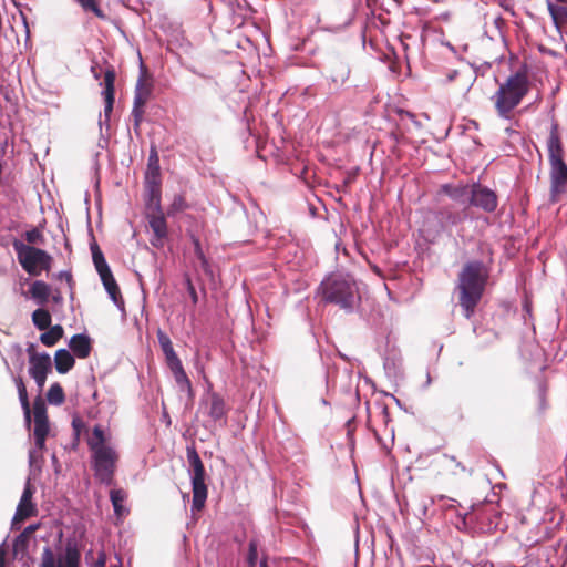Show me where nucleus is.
Returning a JSON list of instances; mask_svg holds the SVG:
<instances>
[{"label":"nucleus","mask_w":567,"mask_h":567,"mask_svg":"<svg viewBox=\"0 0 567 567\" xmlns=\"http://www.w3.org/2000/svg\"><path fill=\"white\" fill-rule=\"evenodd\" d=\"M27 351H28V353H29V354H30V353H37V352L34 351V346H33V344H30V346L28 347Z\"/></svg>","instance_id":"864d4df0"},{"label":"nucleus","mask_w":567,"mask_h":567,"mask_svg":"<svg viewBox=\"0 0 567 567\" xmlns=\"http://www.w3.org/2000/svg\"><path fill=\"white\" fill-rule=\"evenodd\" d=\"M91 72H92L93 78H94L95 80H99V79H100V76H101V72L97 70V68H96L95 65H92V66H91Z\"/></svg>","instance_id":"49530a36"},{"label":"nucleus","mask_w":567,"mask_h":567,"mask_svg":"<svg viewBox=\"0 0 567 567\" xmlns=\"http://www.w3.org/2000/svg\"><path fill=\"white\" fill-rule=\"evenodd\" d=\"M79 551L75 548L68 547L63 557L59 559L58 567H79ZM40 567H55V558L49 546L43 548Z\"/></svg>","instance_id":"ddd939ff"},{"label":"nucleus","mask_w":567,"mask_h":567,"mask_svg":"<svg viewBox=\"0 0 567 567\" xmlns=\"http://www.w3.org/2000/svg\"><path fill=\"white\" fill-rule=\"evenodd\" d=\"M487 277V268L478 260L465 264L458 275L460 305L467 319L472 317L483 296Z\"/></svg>","instance_id":"f257e3e1"},{"label":"nucleus","mask_w":567,"mask_h":567,"mask_svg":"<svg viewBox=\"0 0 567 567\" xmlns=\"http://www.w3.org/2000/svg\"><path fill=\"white\" fill-rule=\"evenodd\" d=\"M92 259L100 277H105V275L112 272L102 251L97 248V246L92 247Z\"/></svg>","instance_id":"7c9ffc66"},{"label":"nucleus","mask_w":567,"mask_h":567,"mask_svg":"<svg viewBox=\"0 0 567 567\" xmlns=\"http://www.w3.org/2000/svg\"><path fill=\"white\" fill-rule=\"evenodd\" d=\"M53 299H54V301L58 302L61 298H60V296H56V297H53Z\"/></svg>","instance_id":"bf43d9fd"},{"label":"nucleus","mask_w":567,"mask_h":567,"mask_svg":"<svg viewBox=\"0 0 567 567\" xmlns=\"http://www.w3.org/2000/svg\"><path fill=\"white\" fill-rule=\"evenodd\" d=\"M193 244H194V250H195L196 258L199 259V258L204 257L205 254H204V251L202 249L199 239L196 238V237H193Z\"/></svg>","instance_id":"a18cd8bd"},{"label":"nucleus","mask_w":567,"mask_h":567,"mask_svg":"<svg viewBox=\"0 0 567 567\" xmlns=\"http://www.w3.org/2000/svg\"><path fill=\"white\" fill-rule=\"evenodd\" d=\"M101 280H102V284L110 297V299L113 301V303L120 309V310H124V301L122 299V296H121V292H120V288L112 275L109 274V275H105V277H100Z\"/></svg>","instance_id":"aec40b11"},{"label":"nucleus","mask_w":567,"mask_h":567,"mask_svg":"<svg viewBox=\"0 0 567 567\" xmlns=\"http://www.w3.org/2000/svg\"><path fill=\"white\" fill-rule=\"evenodd\" d=\"M33 494L34 488L31 485L30 480H27L22 495L16 508L14 516L12 518V528H18L17 525L19 523L37 514V506L32 502Z\"/></svg>","instance_id":"9b49d317"},{"label":"nucleus","mask_w":567,"mask_h":567,"mask_svg":"<svg viewBox=\"0 0 567 567\" xmlns=\"http://www.w3.org/2000/svg\"><path fill=\"white\" fill-rule=\"evenodd\" d=\"M69 347L75 357L85 359L91 353V338L85 333L74 334L69 341Z\"/></svg>","instance_id":"a211bd4d"},{"label":"nucleus","mask_w":567,"mask_h":567,"mask_svg":"<svg viewBox=\"0 0 567 567\" xmlns=\"http://www.w3.org/2000/svg\"><path fill=\"white\" fill-rule=\"evenodd\" d=\"M0 95L9 103L10 105H17L18 96L14 89L10 85H0Z\"/></svg>","instance_id":"e433bc0d"},{"label":"nucleus","mask_w":567,"mask_h":567,"mask_svg":"<svg viewBox=\"0 0 567 567\" xmlns=\"http://www.w3.org/2000/svg\"><path fill=\"white\" fill-rule=\"evenodd\" d=\"M148 198L146 200V214H164L161 205V187L154 186L147 187Z\"/></svg>","instance_id":"a878e982"},{"label":"nucleus","mask_w":567,"mask_h":567,"mask_svg":"<svg viewBox=\"0 0 567 567\" xmlns=\"http://www.w3.org/2000/svg\"><path fill=\"white\" fill-rule=\"evenodd\" d=\"M157 340L161 349L165 355L166 363L171 364L177 360H181L176 354L171 338L162 330L157 331Z\"/></svg>","instance_id":"393cba45"},{"label":"nucleus","mask_w":567,"mask_h":567,"mask_svg":"<svg viewBox=\"0 0 567 567\" xmlns=\"http://www.w3.org/2000/svg\"><path fill=\"white\" fill-rule=\"evenodd\" d=\"M87 446L95 478L105 485H111L118 454L112 445L107 444L104 431L100 425L93 427L92 434L87 439Z\"/></svg>","instance_id":"f03ea898"},{"label":"nucleus","mask_w":567,"mask_h":567,"mask_svg":"<svg viewBox=\"0 0 567 567\" xmlns=\"http://www.w3.org/2000/svg\"><path fill=\"white\" fill-rule=\"evenodd\" d=\"M161 187L159 182V164L156 152H152L148 158L147 172H146V185L147 187L154 186Z\"/></svg>","instance_id":"b1692460"},{"label":"nucleus","mask_w":567,"mask_h":567,"mask_svg":"<svg viewBox=\"0 0 567 567\" xmlns=\"http://www.w3.org/2000/svg\"><path fill=\"white\" fill-rule=\"evenodd\" d=\"M187 461L190 466V480L193 487L192 511H200L207 498V486L205 484V470L203 462L195 447H187Z\"/></svg>","instance_id":"0eeeda50"},{"label":"nucleus","mask_w":567,"mask_h":567,"mask_svg":"<svg viewBox=\"0 0 567 567\" xmlns=\"http://www.w3.org/2000/svg\"><path fill=\"white\" fill-rule=\"evenodd\" d=\"M540 401H542V403L544 402V394L543 393L540 394Z\"/></svg>","instance_id":"052dcab7"},{"label":"nucleus","mask_w":567,"mask_h":567,"mask_svg":"<svg viewBox=\"0 0 567 567\" xmlns=\"http://www.w3.org/2000/svg\"><path fill=\"white\" fill-rule=\"evenodd\" d=\"M226 409L225 401L218 395L213 394L209 408V416L215 421H219L225 417Z\"/></svg>","instance_id":"c756f323"},{"label":"nucleus","mask_w":567,"mask_h":567,"mask_svg":"<svg viewBox=\"0 0 567 567\" xmlns=\"http://www.w3.org/2000/svg\"><path fill=\"white\" fill-rule=\"evenodd\" d=\"M14 4L17 6L18 14L12 16V21H10V27H11L12 33L16 35V41L19 44V42H20L19 35L23 34L25 41H28L29 37H30V30H29L25 14L19 8V4H17V3H14Z\"/></svg>","instance_id":"6ab92c4d"},{"label":"nucleus","mask_w":567,"mask_h":567,"mask_svg":"<svg viewBox=\"0 0 567 567\" xmlns=\"http://www.w3.org/2000/svg\"><path fill=\"white\" fill-rule=\"evenodd\" d=\"M146 219L153 231L151 245L156 248L164 246V240L168 235L167 223L164 214H146Z\"/></svg>","instance_id":"2eb2a0df"},{"label":"nucleus","mask_w":567,"mask_h":567,"mask_svg":"<svg viewBox=\"0 0 567 567\" xmlns=\"http://www.w3.org/2000/svg\"><path fill=\"white\" fill-rule=\"evenodd\" d=\"M62 336L63 328L60 324H55L40 336V341L47 347H52L62 338Z\"/></svg>","instance_id":"2f4dec72"},{"label":"nucleus","mask_w":567,"mask_h":567,"mask_svg":"<svg viewBox=\"0 0 567 567\" xmlns=\"http://www.w3.org/2000/svg\"><path fill=\"white\" fill-rule=\"evenodd\" d=\"M185 208H186L185 199L183 198V196L177 195L174 197L172 204L169 205V207L167 209V215L173 216L176 213L184 210Z\"/></svg>","instance_id":"4c0bfd02"},{"label":"nucleus","mask_w":567,"mask_h":567,"mask_svg":"<svg viewBox=\"0 0 567 567\" xmlns=\"http://www.w3.org/2000/svg\"><path fill=\"white\" fill-rule=\"evenodd\" d=\"M4 556L6 553L3 549V545H0V567H4Z\"/></svg>","instance_id":"de8ad7c7"},{"label":"nucleus","mask_w":567,"mask_h":567,"mask_svg":"<svg viewBox=\"0 0 567 567\" xmlns=\"http://www.w3.org/2000/svg\"><path fill=\"white\" fill-rule=\"evenodd\" d=\"M110 498H111V502H112V506H113V509H114V514L121 518L123 517L124 515L127 514V508L124 506V503L127 498V494L125 491L123 489H112L110 492Z\"/></svg>","instance_id":"bb28decb"},{"label":"nucleus","mask_w":567,"mask_h":567,"mask_svg":"<svg viewBox=\"0 0 567 567\" xmlns=\"http://www.w3.org/2000/svg\"><path fill=\"white\" fill-rule=\"evenodd\" d=\"M3 362H4V365H6V369L8 371V373L10 374L13 383L16 384V388H17V391H18V395H19V401H20V404H21V408H22V411H23V416H24V421H25V424L28 427H30L31 425V408H30V403H29V398H28V392H27V388L24 385V382L21 378V375L19 374H14L8 363V361L6 359H3Z\"/></svg>","instance_id":"f3484780"},{"label":"nucleus","mask_w":567,"mask_h":567,"mask_svg":"<svg viewBox=\"0 0 567 567\" xmlns=\"http://www.w3.org/2000/svg\"><path fill=\"white\" fill-rule=\"evenodd\" d=\"M497 196L492 189L481 184H472L470 205L492 213L497 208Z\"/></svg>","instance_id":"f8f14e48"},{"label":"nucleus","mask_w":567,"mask_h":567,"mask_svg":"<svg viewBox=\"0 0 567 567\" xmlns=\"http://www.w3.org/2000/svg\"><path fill=\"white\" fill-rule=\"evenodd\" d=\"M198 261L200 264V268L203 269V271L207 276H213V269H212L210 264H209L208 259L206 258V256L199 258Z\"/></svg>","instance_id":"37998d69"},{"label":"nucleus","mask_w":567,"mask_h":567,"mask_svg":"<svg viewBox=\"0 0 567 567\" xmlns=\"http://www.w3.org/2000/svg\"><path fill=\"white\" fill-rule=\"evenodd\" d=\"M431 383V377L430 374L427 373V377H426V385H429Z\"/></svg>","instance_id":"6e6d98bb"},{"label":"nucleus","mask_w":567,"mask_h":567,"mask_svg":"<svg viewBox=\"0 0 567 567\" xmlns=\"http://www.w3.org/2000/svg\"><path fill=\"white\" fill-rule=\"evenodd\" d=\"M528 91L529 80L525 72L517 71L511 74L492 96L498 116L509 120L513 110L519 105Z\"/></svg>","instance_id":"7ed1b4c3"},{"label":"nucleus","mask_w":567,"mask_h":567,"mask_svg":"<svg viewBox=\"0 0 567 567\" xmlns=\"http://www.w3.org/2000/svg\"><path fill=\"white\" fill-rule=\"evenodd\" d=\"M40 524H31L27 526L22 533H20L13 542V550L16 553H22L27 550L29 546L30 536L38 530Z\"/></svg>","instance_id":"cd10ccee"},{"label":"nucleus","mask_w":567,"mask_h":567,"mask_svg":"<svg viewBox=\"0 0 567 567\" xmlns=\"http://www.w3.org/2000/svg\"><path fill=\"white\" fill-rule=\"evenodd\" d=\"M11 352L17 357L19 368L22 369L23 360H22V348L19 344H13L11 347Z\"/></svg>","instance_id":"c03bdc74"},{"label":"nucleus","mask_w":567,"mask_h":567,"mask_svg":"<svg viewBox=\"0 0 567 567\" xmlns=\"http://www.w3.org/2000/svg\"><path fill=\"white\" fill-rule=\"evenodd\" d=\"M32 322L39 330H47L51 324V315L48 310L39 308L32 313Z\"/></svg>","instance_id":"72a5a7b5"},{"label":"nucleus","mask_w":567,"mask_h":567,"mask_svg":"<svg viewBox=\"0 0 567 567\" xmlns=\"http://www.w3.org/2000/svg\"><path fill=\"white\" fill-rule=\"evenodd\" d=\"M75 360L71 352L66 349H59L54 355L55 369L59 373H68L74 365Z\"/></svg>","instance_id":"5701e85b"},{"label":"nucleus","mask_w":567,"mask_h":567,"mask_svg":"<svg viewBox=\"0 0 567 567\" xmlns=\"http://www.w3.org/2000/svg\"><path fill=\"white\" fill-rule=\"evenodd\" d=\"M47 399L50 404L60 405L64 402L65 395L62 386L59 383H53L48 390Z\"/></svg>","instance_id":"f704fd0d"},{"label":"nucleus","mask_w":567,"mask_h":567,"mask_svg":"<svg viewBox=\"0 0 567 567\" xmlns=\"http://www.w3.org/2000/svg\"><path fill=\"white\" fill-rule=\"evenodd\" d=\"M24 238L29 244H37L42 241L43 236L37 228H33L25 233Z\"/></svg>","instance_id":"a19ab883"},{"label":"nucleus","mask_w":567,"mask_h":567,"mask_svg":"<svg viewBox=\"0 0 567 567\" xmlns=\"http://www.w3.org/2000/svg\"><path fill=\"white\" fill-rule=\"evenodd\" d=\"M558 2H567V0H557Z\"/></svg>","instance_id":"680f3d73"},{"label":"nucleus","mask_w":567,"mask_h":567,"mask_svg":"<svg viewBox=\"0 0 567 567\" xmlns=\"http://www.w3.org/2000/svg\"><path fill=\"white\" fill-rule=\"evenodd\" d=\"M171 372L173 373L174 380L179 388L181 391L190 392L192 391V383L188 379L183 363L181 360H177L171 364H167Z\"/></svg>","instance_id":"412c9836"},{"label":"nucleus","mask_w":567,"mask_h":567,"mask_svg":"<svg viewBox=\"0 0 567 567\" xmlns=\"http://www.w3.org/2000/svg\"><path fill=\"white\" fill-rule=\"evenodd\" d=\"M32 413L34 420V449L29 452V463L30 466H35L42 461V452L45 447V439L50 431L47 408L40 398L34 401Z\"/></svg>","instance_id":"423d86ee"},{"label":"nucleus","mask_w":567,"mask_h":567,"mask_svg":"<svg viewBox=\"0 0 567 567\" xmlns=\"http://www.w3.org/2000/svg\"><path fill=\"white\" fill-rule=\"evenodd\" d=\"M51 369L52 361L48 353H30L29 374L34 380L40 391H42Z\"/></svg>","instance_id":"9d476101"},{"label":"nucleus","mask_w":567,"mask_h":567,"mask_svg":"<svg viewBox=\"0 0 567 567\" xmlns=\"http://www.w3.org/2000/svg\"><path fill=\"white\" fill-rule=\"evenodd\" d=\"M104 565H105V556H104V554H101L96 561V567H104Z\"/></svg>","instance_id":"8fccbe9b"},{"label":"nucleus","mask_w":567,"mask_h":567,"mask_svg":"<svg viewBox=\"0 0 567 567\" xmlns=\"http://www.w3.org/2000/svg\"><path fill=\"white\" fill-rule=\"evenodd\" d=\"M323 299L327 302L338 305L340 308L351 311L359 301L358 287L349 275L332 274L320 285Z\"/></svg>","instance_id":"20e7f679"},{"label":"nucleus","mask_w":567,"mask_h":567,"mask_svg":"<svg viewBox=\"0 0 567 567\" xmlns=\"http://www.w3.org/2000/svg\"><path fill=\"white\" fill-rule=\"evenodd\" d=\"M258 558V543L255 539L249 542L247 563L249 567H255Z\"/></svg>","instance_id":"ea45409f"},{"label":"nucleus","mask_w":567,"mask_h":567,"mask_svg":"<svg viewBox=\"0 0 567 567\" xmlns=\"http://www.w3.org/2000/svg\"><path fill=\"white\" fill-rule=\"evenodd\" d=\"M548 11L556 24L567 23V7L556 6L553 2H547Z\"/></svg>","instance_id":"c9c22d12"},{"label":"nucleus","mask_w":567,"mask_h":567,"mask_svg":"<svg viewBox=\"0 0 567 567\" xmlns=\"http://www.w3.org/2000/svg\"><path fill=\"white\" fill-rule=\"evenodd\" d=\"M547 150L550 164V202L557 203L567 185V165L563 159L564 151L556 122L550 125Z\"/></svg>","instance_id":"39448f33"},{"label":"nucleus","mask_w":567,"mask_h":567,"mask_svg":"<svg viewBox=\"0 0 567 567\" xmlns=\"http://www.w3.org/2000/svg\"><path fill=\"white\" fill-rule=\"evenodd\" d=\"M432 503H433L432 501H426V499H424V501L422 502V505H421V506H422V513H423V515H426L427 507H429V505H430V504H432Z\"/></svg>","instance_id":"09e8293b"},{"label":"nucleus","mask_w":567,"mask_h":567,"mask_svg":"<svg viewBox=\"0 0 567 567\" xmlns=\"http://www.w3.org/2000/svg\"><path fill=\"white\" fill-rule=\"evenodd\" d=\"M30 293L32 298L37 301V303L43 306L44 303H47L49 299L50 287L44 281L37 280L32 284L30 288Z\"/></svg>","instance_id":"c85d7f7f"},{"label":"nucleus","mask_w":567,"mask_h":567,"mask_svg":"<svg viewBox=\"0 0 567 567\" xmlns=\"http://www.w3.org/2000/svg\"><path fill=\"white\" fill-rule=\"evenodd\" d=\"M164 420H167V424H171V420L166 413L164 414Z\"/></svg>","instance_id":"4d7b16f0"},{"label":"nucleus","mask_w":567,"mask_h":567,"mask_svg":"<svg viewBox=\"0 0 567 567\" xmlns=\"http://www.w3.org/2000/svg\"><path fill=\"white\" fill-rule=\"evenodd\" d=\"M259 567H268V566H267V561H266V560H261V561H260V566H259Z\"/></svg>","instance_id":"5fc2aeb1"},{"label":"nucleus","mask_w":567,"mask_h":567,"mask_svg":"<svg viewBox=\"0 0 567 567\" xmlns=\"http://www.w3.org/2000/svg\"><path fill=\"white\" fill-rule=\"evenodd\" d=\"M61 276H66V281L70 284L72 281V277H71V274L69 272H61Z\"/></svg>","instance_id":"603ef678"},{"label":"nucleus","mask_w":567,"mask_h":567,"mask_svg":"<svg viewBox=\"0 0 567 567\" xmlns=\"http://www.w3.org/2000/svg\"><path fill=\"white\" fill-rule=\"evenodd\" d=\"M152 83L145 80V70L141 66V73L136 82L132 116L134 117V127L137 130L143 117L144 105L152 94Z\"/></svg>","instance_id":"1a4fd4ad"},{"label":"nucleus","mask_w":567,"mask_h":567,"mask_svg":"<svg viewBox=\"0 0 567 567\" xmlns=\"http://www.w3.org/2000/svg\"><path fill=\"white\" fill-rule=\"evenodd\" d=\"M457 75V71L456 70H453L451 71L449 74H447V81H453L455 79V76Z\"/></svg>","instance_id":"3c124183"},{"label":"nucleus","mask_w":567,"mask_h":567,"mask_svg":"<svg viewBox=\"0 0 567 567\" xmlns=\"http://www.w3.org/2000/svg\"><path fill=\"white\" fill-rule=\"evenodd\" d=\"M85 11H92L96 17L104 18L103 11L97 7L95 0H75Z\"/></svg>","instance_id":"58836bf2"},{"label":"nucleus","mask_w":567,"mask_h":567,"mask_svg":"<svg viewBox=\"0 0 567 567\" xmlns=\"http://www.w3.org/2000/svg\"><path fill=\"white\" fill-rule=\"evenodd\" d=\"M114 82H115V71L113 68H109L104 72V90L102 91V95L104 97V120L100 118V127L103 125L109 127L110 116L113 111L114 105Z\"/></svg>","instance_id":"4468645a"},{"label":"nucleus","mask_w":567,"mask_h":567,"mask_svg":"<svg viewBox=\"0 0 567 567\" xmlns=\"http://www.w3.org/2000/svg\"><path fill=\"white\" fill-rule=\"evenodd\" d=\"M349 74V66L341 61H336L332 65L330 79L334 83H343L348 79Z\"/></svg>","instance_id":"473e14b6"},{"label":"nucleus","mask_w":567,"mask_h":567,"mask_svg":"<svg viewBox=\"0 0 567 567\" xmlns=\"http://www.w3.org/2000/svg\"><path fill=\"white\" fill-rule=\"evenodd\" d=\"M3 362H4V365H6V369L8 371V373L10 374L13 383L16 384V388H17V391H18V395H19V401H20V404H21V408H22V411H23V416H24V421H25V424L28 427H30L31 425V408H30V403H29V398H28V392H27V388L24 385V382L21 378V375L19 374H14L8 363V361L6 359H3Z\"/></svg>","instance_id":"dca6fc26"},{"label":"nucleus","mask_w":567,"mask_h":567,"mask_svg":"<svg viewBox=\"0 0 567 567\" xmlns=\"http://www.w3.org/2000/svg\"><path fill=\"white\" fill-rule=\"evenodd\" d=\"M13 247L19 262L29 275L37 276L41 270L50 268L51 257L44 250L20 241H16Z\"/></svg>","instance_id":"6e6552de"},{"label":"nucleus","mask_w":567,"mask_h":567,"mask_svg":"<svg viewBox=\"0 0 567 567\" xmlns=\"http://www.w3.org/2000/svg\"><path fill=\"white\" fill-rule=\"evenodd\" d=\"M524 308L526 309V311H528V312L530 311V309H529L527 303L524 305Z\"/></svg>","instance_id":"13d9d810"},{"label":"nucleus","mask_w":567,"mask_h":567,"mask_svg":"<svg viewBox=\"0 0 567 567\" xmlns=\"http://www.w3.org/2000/svg\"><path fill=\"white\" fill-rule=\"evenodd\" d=\"M186 286L193 303L196 305L198 302V296L194 285L192 284V280L188 277L186 278Z\"/></svg>","instance_id":"79ce46f5"},{"label":"nucleus","mask_w":567,"mask_h":567,"mask_svg":"<svg viewBox=\"0 0 567 567\" xmlns=\"http://www.w3.org/2000/svg\"><path fill=\"white\" fill-rule=\"evenodd\" d=\"M442 190L453 200L465 204L470 199L472 185H443Z\"/></svg>","instance_id":"4be33fe9"}]
</instances>
